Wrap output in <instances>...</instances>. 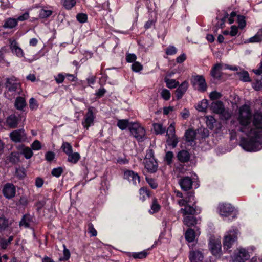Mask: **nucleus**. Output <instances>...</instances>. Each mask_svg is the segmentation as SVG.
Segmentation results:
<instances>
[{"label":"nucleus","instance_id":"nucleus-1","mask_svg":"<svg viewBox=\"0 0 262 262\" xmlns=\"http://www.w3.org/2000/svg\"><path fill=\"white\" fill-rule=\"evenodd\" d=\"M252 123L254 128L248 130L247 136L249 141L243 140L241 146L243 149L248 151H253L259 150V145L262 142V113L260 111H256L253 115Z\"/></svg>","mask_w":262,"mask_h":262},{"label":"nucleus","instance_id":"nucleus-2","mask_svg":"<svg viewBox=\"0 0 262 262\" xmlns=\"http://www.w3.org/2000/svg\"><path fill=\"white\" fill-rule=\"evenodd\" d=\"M252 117L253 115H252L249 106L245 104L239 107L237 120L241 125L240 131L246 135L249 129V125L251 123Z\"/></svg>","mask_w":262,"mask_h":262},{"label":"nucleus","instance_id":"nucleus-3","mask_svg":"<svg viewBox=\"0 0 262 262\" xmlns=\"http://www.w3.org/2000/svg\"><path fill=\"white\" fill-rule=\"evenodd\" d=\"M191 83L195 89L202 92L207 90V83L205 79L202 75H193L191 79Z\"/></svg>","mask_w":262,"mask_h":262},{"label":"nucleus","instance_id":"nucleus-4","mask_svg":"<svg viewBox=\"0 0 262 262\" xmlns=\"http://www.w3.org/2000/svg\"><path fill=\"white\" fill-rule=\"evenodd\" d=\"M129 130L132 135L139 141L143 140L145 136L144 128L138 123H132Z\"/></svg>","mask_w":262,"mask_h":262},{"label":"nucleus","instance_id":"nucleus-5","mask_svg":"<svg viewBox=\"0 0 262 262\" xmlns=\"http://www.w3.org/2000/svg\"><path fill=\"white\" fill-rule=\"evenodd\" d=\"M237 234L236 230L230 231L227 233L223 241L224 249L228 250L231 247L233 244L237 239Z\"/></svg>","mask_w":262,"mask_h":262},{"label":"nucleus","instance_id":"nucleus-6","mask_svg":"<svg viewBox=\"0 0 262 262\" xmlns=\"http://www.w3.org/2000/svg\"><path fill=\"white\" fill-rule=\"evenodd\" d=\"M176 196L180 198L178 200L177 203L180 206L185 205L186 203L192 202L194 200V195L193 192H189L186 193V195L184 197L183 193L179 191H176Z\"/></svg>","mask_w":262,"mask_h":262},{"label":"nucleus","instance_id":"nucleus-7","mask_svg":"<svg viewBox=\"0 0 262 262\" xmlns=\"http://www.w3.org/2000/svg\"><path fill=\"white\" fill-rule=\"evenodd\" d=\"M94 108L90 107L88 108V112L85 114L82 124L84 128L88 129L89 128L94 124V119L95 118L94 113Z\"/></svg>","mask_w":262,"mask_h":262},{"label":"nucleus","instance_id":"nucleus-8","mask_svg":"<svg viewBox=\"0 0 262 262\" xmlns=\"http://www.w3.org/2000/svg\"><path fill=\"white\" fill-rule=\"evenodd\" d=\"M11 139L14 142H21L27 139V135L24 129H20L12 131L10 134Z\"/></svg>","mask_w":262,"mask_h":262},{"label":"nucleus","instance_id":"nucleus-9","mask_svg":"<svg viewBox=\"0 0 262 262\" xmlns=\"http://www.w3.org/2000/svg\"><path fill=\"white\" fill-rule=\"evenodd\" d=\"M2 192L7 199H11L15 196L16 188L12 183H6L3 186Z\"/></svg>","mask_w":262,"mask_h":262},{"label":"nucleus","instance_id":"nucleus-10","mask_svg":"<svg viewBox=\"0 0 262 262\" xmlns=\"http://www.w3.org/2000/svg\"><path fill=\"white\" fill-rule=\"evenodd\" d=\"M218 209L220 214L223 216H229L234 211V207L229 203H221L219 204Z\"/></svg>","mask_w":262,"mask_h":262},{"label":"nucleus","instance_id":"nucleus-11","mask_svg":"<svg viewBox=\"0 0 262 262\" xmlns=\"http://www.w3.org/2000/svg\"><path fill=\"white\" fill-rule=\"evenodd\" d=\"M249 257V255L247 250L244 248L238 249L233 257V262H245Z\"/></svg>","mask_w":262,"mask_h":262},{"label":"nucleus","instance_id":"nucleus-12","mask_svg":"<svg viewBox=\"0 0 262 262\" xmlns=\"http://www.w3.org/2000/svg\"><path fill=\"white\" fill-rule=\"evenodd\" d=\"M192 183L191 178L188 176L183 177L179 181V184L181 189L185 191H188L192 188Z\"/></svg>","mask_w":262,"mask_h":262},{"label":"nucleus","instance_id":"nucleus-13","mask_svg":"<svg viewBox=\"0 0 262 262\" xmlns=\"http://www.w3.org/2000/svg\"><path fill=\"white\" fill-rule=\"evenodd\" d=\"M144 166L149 172L154 173L157 170L158 163L155 159H145Z\"/></svg>","mask_w":262,"mask_h":262},{"label":"nucleus","instance_id":"nucleus-14","mask_svg":"<svg viewBox=\"0 0 262 262\" xmlns=\"http://www.w3.org/2000/svg\"><path fill=\"white\" fill-rule=\"evenodd\" d=\"M192 202H193L194 204L192 206L188 205V203H186V205L183 206L184 208H182L180 209V212H181L184 216L194 215L196 213V209L194 206L195 201L194 200Z\"/></svg>","mask_w":262,"mask_h":262},{"label":"nucleus","instance_id":"nucleus-15","mask_svg":"<svg viewBox=\"0 0 262 262\" xmlns=\"http://www.w3.org/2000/svg\"><path fill=\"white\" fill-rule=\"evenodd\" d=\"M124 178L128 179L129 181L132 182L134 184H137L140 182V177L138 173L134 172L132 170H126L124 173Z\"/></svg>","mask_w":262,"mask_h":262},{"label":"nucleus","instance_id":"nucleus-16","mask_svg":"<svg viewBox=\"0 0 262 262\" xmlns=\"http://www.w3.org/2000/svg\"><path fill=\"white\" fill-rule=\"evenodd\" d=\"M203 258V253L200 251H190L189 258L191 262L202 261Z\"/></svg>","mask_w":262,"mask_h":262},{"label":"nucleus","instance_id":"nucleus-17","mask_svg":"<svg viewBox=\"0 0 262 262\" xmlns=\"http://www.w3.org/2000/svg\"><path fill=\"white\" fill-rule=\"evenodd\" d=\"M188 88V83L186 81L183 82L176 91V95L178 99H181Z\"/></svg>","mask_w":262,"mask_h":262},{"label":"nucleus","instance_id":"nucleus-18","mask_svg":"<svg viewBox=\"0 0 262 262\" xmlns=\"http://www.w3.org/2000/svg\"><path fill=\"white\" fill-rule=\"evenodd\" d=\"M18 123V119L15 115L9 116L6 121V125L11 128H16Z\"/></svg>","mask_w":262,"mask_h":262},{"label":"nucleus","instance_id":"nucleus-19","mask_svg":"<svg viewBox=\"0 0 262 262\" xmlns=\"http://www.w3.org/2000/svg\"><path fill=\"white\" fill-rule=\"evenodd\" d=\"M6 86L9 91H15L19 88V84L15 81L14 78H10L7 79Z\"/></svg>","mask_w":262,"mask_h":262},{"label":"nucleus","instance_id":"nucleus-20","mask_svg":"<svg viewBox=\"0 0 262 262\" xmlns=\"http://www.w3.org/2000/svg\"><path fill=\"white\" fill-rule=\"evenodd\" d=\"M222 65L220 63L216 64L211 69L210 74L212 77L215 79H220L222 77Z\"/></svg>","mask_w":262,"mask_h":262},{"label":"nucleus","instance_id":"nucleus-21","mask_svg":"<svg viewBox=\"0 0 262 262\" xmlns=\"http://www.w3.org/2000/svg\"><path fill=\"white\" fill-rule=\"evenodd\" d=\"M211 108L212 111L217 114L224 112L225 109L223 102L221 101H217L212 103Z\"/></svg>","mask_w":262,"mask_h":262},{"label":"nucleus","instance_id":"nucleus-22","mask_svg":"<svg viewBox=\"0 0 262 262\" xmlns=\"http://www.w3.org/2000/svg\"><path fill=\"white\" fill-rule=\"evenodd\" d=\"M33 217L29 214L24 215L19 222L20 227L29 228L33 223Z\"/></svg>","mask_w":262,"mask_h":262},{"label":"nucleus","instance_id":"nucleus-23","mask_svg":"<svg viewBox=\"0 0 262 262\" xmlns=\"http://www.w3.org/2000/svg\"><path fill=\"white\" fill-rule=\"evenodd\" d=\"M209 248L213 255L219 256L220 255L221 245L220 243L211 242L209 243Z\"/></svg>","mask_w":262,"mask_h":262},{"label":"nucleus","instance_id":"nucleus-24","mask_svg":"<svg viewBox=\"0 0 262 262\" xmlns=\"http://www.w3.org/2000/svg\"><path fill=\"white\" fill-rule=\"evenodd\" d=\"M10 48L13 52L15 53L18 57H23L24 53L22 49L18 46L17 42L15 40H13L10 44Z\"/></svg>","mask_w":262,"mask_h":262},{"label":"nucleus","instance_id":"nucleus-25","mask_svg":"<svg viewBox=\"0 0 262 262\" xmlns=\"http://www.w3.org/2000/svg\"><path fill=\"white\" fill-rule=\"evenodd\" d=\"M178 160L181 162H187L190 159V154L187 150L180 151L177 155Z\"/></svg>","mask_w":262,"mask_h":262},{"label":"nucleus","instance_id":"nucleus-26","mask_svg":"<svg viewBox=\"0 0 262 262\" xmlns=\"http://www.w3.org/2000/svg\"><path fill=\"white\" fill-rule=\"evenodd\" d=\"M17 20L13 18L7 19L4 23L3 27L4 28L12 29L17 25Z\"/></svg>","mask_w":262,"mask_h":262},{"label":"nucleus","instance_id":"nucleus-27","mask_svg":"<svg viewBox=\"0 0 262 262\" xmlns=\"http://www.w3.org/2000/svg\"><path fill=\"white\" fill-rule=\"evenodd\" d=\"M14 105L17 110H22L26 105L25 98L22 97H17L15 101Z\"/></svg>","mask_w":262,"mask_h":262},{"label":"nucleus","instance_id":"nucleus-28","mask_svg":"<svg viewBox=\"0 0 262 262\" xmlns=\"http://www.w3.org/2000/svg\"><path fill=\"white\" fill-rule=\"evenodd\" d=\"M185 136L187 142H193L195 139L196 132L193 129H189L186 132Z\"/></svg>","mask_w":262,"mask_h":262},{"label":"nucleus","instance_id":"nucleus-29","mask_svg":"<svg viewBox=\"0 0 262 262\" xmlns=\"http://www.w3.org/2000/svg\"><path fill=\"white\" fill-rule=\"evenodd\" d=\"M183 223L188 227L194 226L196 223V220L195 217L192 216H184L183 218Z\"/></svg>","mask_w":262,"mask_h":262},{"label":"nucleus","instance_id":"nucleus-30","mask_svg":"<svg viewBox=\"0 0 262 262\" xmlns=\"http://www.w3.org/2000/svg\"><path fill=\"white\" fill-rule=\"evenodd\" d=\"M68 161L72 163H76L80 159V156L78 152H71L68 155Z\"/></svg>","mask_w":262,"mask_h":262},{"label":"nucleus","instance_id":"nucleus-31","mask_svg":"<svg viewBox=\"0 0 262 262\" xmlns=\"http://www.w3.org/2000/svg\"><path fill=\"white\" fill-rule=\"evenodd\" d=\"M140 199L142 201L146 200V198H149L150 192L146 187H142L139 189Z\"/></svg>","mask_w":262,"mask_h":262},{"label":"nucleus","instance_id":"nucleus-32","mask_svg":"<svg viewBox=\"0 0 262 262\" xmlns=\"http://www.w3.org/2000/svg\"><path fill=\"white\" fill-rule=\"evenodd\" d=\"M132 123H129L127 120H119L117 122V126L120 129L124 130L127 127L129 128V127L132 125Z\"/></svg>","mask_w":262,"mask_h":262},{"label":"nucleus","instance_id":"nucleus-33","mask_svg":"<svg viewBox=\"0 0 262 262\" xmlns=\"http://www.w3.org/2000/svg\"><path fill=\"white\" fill-rule=\"evenodd\" d=\"M208 104V101L206 99H203L198 104L196 109L199 112H205Z\"/></svg>","mask_w":262,"mask_h":262},{"label":"nucleus","instance_id":"nucleus-34","mask_svg":"<svg viewBox=\"0 0 262 262\" xmlns=\"http://www.w3.org/2000/svg\"><path fill=\"white\" fill-rule=\"evenodd\" d=\"M10 224L8 219L4 217V216L0 217V230H4L6 229Z\"/></svg>","mask_w":262,"mask_h":262},{"label":"nucleus","instance_id":"nucleus-35","mask_svg":"<svg viewBox=\"0 0 262 262\" xmlns=\"http://www.w3.org/2000/svg\"><path fill=\"white\" fill-rule=\"evenodd\" d=\"M195 232L193 230L189 229L185 233V238L189 242H192L195 238Z\"/></svg>","mask_w":262,"mask_h":262},{"label":"nucleus","instance_id":"nucleus-36","mask_svg":"<svg viewBox=\"0 0 262 262\" xmlns=\"http://www.w3.org/2000/svg\"><path fill=\"white\" fill-rule=\"evenodd\" d=\"M205 118L206 119V123L207 127L210 129H213L214 124L216 122L215 119L212 116H207Z\"/></svg>","mask_w":262,"mask_h":262},{"label":"nucleus","instance_id":"nucleus-37","mask_svg":"<svg viewBox=\"0 0 262 262\" xmlns=\"http://www.w3.org/2000/svg\"><path fill=\"white\" fill-rule=\"evenodd\" d=\"M61 149H62L63 151L67 155L71 154V152H73V148L71 144L67 142H63L62 146H61Z\"/></svg>","mask_w":262,"mask_h":262},{"label":"nucleus","instance_id":"nucleus-38","mask_svg":"<svg viewBox=\"0 0 262 262\" xmlns=\"http://www.w3.org/2000/svg\"><path fill=\"white\" fill-rule=\"evenodd\" d=\"M154 129L156 134H162L165 131V128L160 123L153 124Z\"/></svg>","mask_w":262,"mask_h":262},{"label":"nucleus","instance_id":"nucleus-39","mask_svg":"<svg viewBox=\"0 0 262 262\" xmlns=\"http://www.w3.org/2000/svg\"><path fill=\"white\" fill-rule=\"evenodd\" d=\"M148 252L147 250H143L140 252H134L132 254V257L135 259H143L147 257Z\"/></svg>","mask_w":262,"mask_h":262},{"label":"nucleus","instance_id":"nucleus-40","mask_svg":"<svg viewBox=\"0 0 262 262\" xmlns=\"http://www.w3.org/2000/svg\"><path fill=\"white\" fill-rule=\"evenodd\" d=\"M165 82L167 86L169 89L176 88L179 85V82L175 79H167Z\"/></svg>","mask_w":262,"mask_h":262},{"label":"nucleus","instance_id":"nucleus-41","mask_svg":"<svg viewBox=\"0 0 262 262\" xmlns=\"http://www.w3.org/2000/svg\"><path fill=\"white\" fill-rule=\"evenodd\" d=\"M239 76V79L244 82L250 81V78L248 73L247 71H243L242 73L238 74Z\"/></svg>","mask_w":262,"mask_h":262},{"label":"nucleus","instance_id":"nucleus-42","mask_svg":"<svg viewBox=\"0 0 262 262\" xmlns=\"http://www.w3.org/2000/svg\"><path fill=\"white\" fill-rule=\"evenodd\" d=\"M52 14V11L50 10L42 9L39 12V17L41 18H45L49 17Z\"/></svg>","mask_w":262,"mask_h":262},{"label":"nucleus","instance_id":"nucleus-43","mask_svg":"<svg viewBox=\"0 0 262 262\" xmlns=\"http://www.w3.org/2000/svg\"><path fill=\"white\" fill-rule=\"evenodd\" d=\"M262 40V30L259 31L254 36L249 39L250 42H257Z\"/></svg>","mask_w":262,"mask_h":262},{"label":"nucleus","instance_id":"nucleus-44","mask_svg":"<svg viewBox=\"0 0 262 262\" xmlns=\"http://www.w3.org/2000/svg\"><path fill=\"white\" fill-rule=\"evenodd\" d=\"M22 154L26 159H28L32 156L33 152L32 149L29 147H25L23 149Z\"/></svg>","mask_w":262,"mask_h":262},{"label":"nucleus","instance_id":"nucleus-45","mask_svg":"<svg viewBox=\"0 0 262 262\" xmlns=\"http://www.w3.org/2000/svg\"><path fill=\"white\" fill-rule=\"evenodd\" d=\"M160 205L158 203L157 199H154L151 207V213H154L158 212L160 210Z\"/></svg>","mask_w":262,"mask_h":262},{"label":"nucleus","instance_id":"nucleus-46","mask_svg":"<svg viewBox=\"0 0 262 262\" xmlns=\"http://www.w3.org/2000/svg\"><path fill=\"white\" fill-rule=\"evenodd\" d=\"M75 4V0H63V5L67 9H71Z\"/></svg>","mask_w":262,"mask_h":262},{"label":"nucleus","instance_id":"nucleus-47","mask_svg":"<svg viewBox=\"0 0 262 262\" xmlns=\"http://www.w3.org/2000/svg\"><path fill=\"white\" fill-rule=\"evenodd\" d=\"M132 69L135 72H139L143 69V66L139 62H134L132 65Z\"/></svg>","mask_w":262,"mask_h":262},{"label":"nucleus","instance_id":"nucleus-48","mask_svg":"<svg viewBox=\"0 0 262 262\" xmlns=\"http://www.w3.org/2000/svg\"><path fill=\"white\" fill-rule=\"evenodd\" d=\"M166 135L169 138L170 137H173L175 136V127L174 124H171L168 127Z\"/></svg>","mask_w":262,"mask_h":262},{"label":"nucleus","instance_id":"nucleus-49","mask_svg":"<svg viewBox=\"0 0 262 262\" xmlns=\"http://www.w3.org/2000/svg\"><path fill=\"white\" fill-rule=\"evenodd\" d=\"M173 158V154L172 151H168L166 153L164 160L166 162L168 165L171 164L172 160Z\"/></svg>","mask_w":262,"mask_h":262},{"label":"nucleus","instance_id":"nucleus-50","mask_svg":"<svg viewBox=\"0 0 262 262\" xmlns=\"http://www.w3.org/2000/svg\"><path fill=\"white\" fill-rule=\"evenodd\" d=\"M167 142L168 144L169 145L172 146L173 148L176 147L178 141L177 139L176 138V136L173 137H170L169 139V137H167Z\"/></svg>","mask_w":262,"mask_h":262},{"label":"nucleus","instance_id":"nucleus-51","mask_svg":"<svg viewBox=\"0 0 262 262\" xmlns=\"http://www.w3.org/2000/svg\"><path fill=\"white\" fill-rule=\"evenodd\" d=\"M62 172H63L62 168L61 167H59L57 168H54L52 170L51 173H52V176H53L54 177H59L61 175Z\"/></svg>","mask_w":262,"mask_h":262},{"label":"nucleus","instance_id":"nucleus-52","mask_svg":"<svg viewBox=\"0 0 262 262\" xmlns=\"http://www.w3.org/2000/svg\"><path fill=\"white\" fill-rule=\"evenodd\" d=\"M237 20L238 23V27L241 29H243L246 26L245 17L243 15H238Z\"/></svg>","mask_w":262,"mask_h":262},{"label":"nucleus","instance_id":"nucleus-53","mask_svg":"<svg viewBox=\"0 0 262 262\" xmlns=\"http://www.w3.org/2000/svg\"><path fill=\"white\" fill-rule=\"evenodd\" d=\"M76 18L79 22L84 23L86 21L88 17L86 14L81 13L77 15Z\"/></svg>","mask_w":262,"mask_h":262},{"label":"nucleus","instance_id":"nucleus-54","mask_svg":"<svg viewBox=\"0 0 262 262\" xmlns=\"http://www.w3.org/2000/svg\"><path fill=\"white\" fill-rule=\"evenodd\" d=\"M1 7L3 10L12 7V5L9 0H1Z\"/></svg>","mask_w":262,"mask_h":262},{"label":"nucleus","instance_id":"nucleus-55","mask_svg":"<svg viewBox=\"0 0 262 262\" xmlns=\"http://www.w3.org/2000/svg\"><path fill=\"white\" fill-rule=\"evenodd\" d=\"M177 52L176 48L173 46H170L166 49V53L168 55H172Z\"/></svg>","mask_w":262,"mask_h":262},{"label":"nucleus","instance_id":"nucleus-56","mask_svg":"<svg viewBox=\"0 0 262 262\" xmlns=\"http://www.w3.org/2000/svg\"><path fill=\"white\" fill-rule=\"evenodd\" d=\"M161 97L165 100H168L170 98V93L169 90L167 89H164L161 93Z\"/></svg>","mask_w":262,"mask_h":262},{"label":"nucleus","instance_id":"nucleus-57","mask_svg":"<svg viewBox=\"0 0 262 262\" xmlns=\"http://www.w3.org/2000/svg\"><path fill=\"white\" fill-rule=\"evenodd\" d=\"M88 232L92 236H96L97 235V232L94 228L92 224L90 223L88 225Z\"/></svg>","mask_w":262,"mask_h":262},{"label":"nucleus","instance_id":"nucleus-58","mask_svg":"<svg viewBox=\"0 0 262 262\" xmlns=\"http://www.w3.org/2000/svg\"><path fill=\"white\" fill-rule=\"evenodd\" d=\"M29 106L32 110H36L38 108V105L37 102L34 98H31L30 99Z\"/></svg>","mask_w":262,"mask_h":262},{"label":"nucleus","instance_id":"nucleus-59","mask_svg":"<svg viewBox=\"0 0 262 262\" xmlns=\"http://www.w3.org/2000/svg\"><path fill=\"white\" fill-rule=\"evenodd\" d=\"M137 56L134 54H127L126 56V60L127 62H136Z\"/></svg>","mask_w":262,"mask_h":262},{"label":"nucleus","instance_id":"nucleus-60","mask_svg":"<svg viewBox=\"0 0 262 262\" xmlns=\"http://www.w3.org/2000/svg\"><path fill=\"white\" fill-rule=\"evenodd\" d=\"M222 95L220 93L216 91H213L210 93L209 97L211 100H215L221 98Z\"/></svg>","mask_w":262,"mask_h":262},{"label":"nucleus","instance_id":"nucleus-61","mask_svg":"<svg viewBox=\"0 0 262 262\" xmlns=\"http://www.w3.org/2000/svg\"><path fill=\"white\" fill-rule=\"evenodd\" d=\"M31 147L33 150H39L41 149V143L38 140H35L31 145Z\"/></svg>","mask_w":262,"mask_h":262},{"label":"nucleus","instance_id":"nucleus-62","mask_svg":"<svg viewBox=\"0 0 262 262\" xmlns=\"http://www.w3.org/2000/svg\"><path fill=\"white\" fill-rule=\"evenodd\" d=\"M146 180L148 184L152 188L156 189L158 185L157 183L155 181V180L151 178H146Z\"/></svg>","mask_w":262,"mask_h":262},{"label":"nucleus","instance_id":"nucleus-63","mask_svg":"<svg viewBox=\"0 0 262 262\" xmlns=\"http://www.w3.org/2000/svg\"><path fill=\"white\" fill-rule=\"evenodd\" d=\"M29 17V14L28 12H25L23 15L19 16L16 19L17 20V21H23L24 20H26L28 19Z\"/></svg>","mask_w":262,"mask_h":262},{"label":"nucleus","instance_id":"nucleus-64","mask_svg":"<svg viewBox=\"0 0 262 262\" xmlns=\"http://www.w3.org/2000/svg\"><path fill=\"white\" fill-rule=\"evenodd\" d=\"M238 32V27L236 26H232L231 27V31L229 32V34L231 36H235L237 35Z\"/></svg>","mask_w":262,"mask_h":262}]
</instances>
